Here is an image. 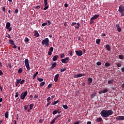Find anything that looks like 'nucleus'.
Returning a JSON list of instances; mask_svg holds the SVG:
<instances>
[{
    "mask_svg": "<svg viewBox=\"0 0 124 124\" xmlns=\"http://www.w3.org/2000/svg\"><path fill=\"white\" fill-rule=\"evenodd\" d=\"M113 113L114 112L112 109H104L101 111L100 115L103 118H108L109 116L113 115Z\"/></svg>",
    "mask_w": 124,
    "mask_h": 124,
    "instance_id": "nucleus-1",
    "label": "nucleus"
},
{
    "mask_svg": "<svg viewBox=\"0 0 124 124\" xmlns=\"http://www.w3.org/2000/svg\"><path fill=\"white\" fill-rule=\"evenodd\" d=\"M49 39L48 38H46L44 40H43L42 42V45H45V46H49Z\"/></svg>",
    "mask_w": 124,
    "mask_h": 124,
    "instance_id": "nucleus-2",
    "label": "nucleus"
},
{
    "mask_svg": "<svg viewBox=\"0 0 124 124\" xmlns=\"http://www.w3.org/2000/svg\"><path fill=\"white\" fill-rule=\"evenodd\" d=\"M119 12H120L122 16H124V7L123 5H120L119 7Z\"/></svg>",
    "mask_w": 124,
    "mask_h": 124,
    "instance_id": "nucleus-3",
    "label": "nucleus"
},
{
    "mask_svg": "<svg viewBox=\"0 0 124 124\" xmlns=\"http://www.w3.org/2000/svg\"><path fill=\"white\" fill-rule=\"evenodd\" d=\"M25 66L28 71H30L31 68H30V64H29V60L26 59L24 61Z\"/></svg>",
    "mask_w": 124,
    "mask_h": 124,
    "instance_id": "nucleus-4",
    "label": "nucleus"
},
{
    "mask_svg": "<svg viewBox=\"0 0 124 124\" xmlns=\"http://www.w3.org/2000/svg\"><path fill=\"white\" fill-rule=\"evenodd\" d=\"M27 94H28V92L25 91L24 92H23L20 95V98L21 99H25V97L27 96Z\"/></svg>",
    "mask_w": 124,
    "mask_h": 124,
    "instance_id": "nucleus-5",
    "label": "nucleus"
},
{
    "mask_svg": "<svg viewBox=\"0 0 124 124\" xmlns=\"http://www.w3.org/2000/svg\"><path fill=\"white\" fill-rule=\"evenodd\" d=\"M69 61V57H66L64 59H62L61 62L62 63H67Z\"/></svg>",
    "mask_w": 124,
    "mask_h": 124,
    "instance_id": "nucleus-6",
    "label": "nucleus"
},
{
    "mask_svg": "<svg viewBox=\"0 0 124 124\" xmlns=\"http://www.w3.org/2000/svg\"><path fill=\"white\" fill-rule=\"evenodd\" d=\"M47 0H44L45 6L46 7L44 8V10H47V9L49 8V5H47V4H48Z\"/></svg>",
    "mask_w": 124,
    "mask_h": 124,
    "instance_id": "nucleus-7",
    "label": "nucleus"
},
{
    "mask_svg": "<svg viewBox=\"0 0 124 124\" xmlns=\"http://www.w3.org/2000/svg\"><path fill=\"white\" fill-rule=\"evenodd\" d=\"M75 52L76 53V55H77L78 57H80V56H82L83 55V52L82 50H76Z\"/></svg>",
    "mask_w": 124,
    "mask_h": 124,
    "instance_id": "nucleus-8",
    "label": "nucleus"
},
{
    "mask_svg": "<svg viewBox=\"0 0 124 124\" xmlns=\"http://www.w3.org/2000/svg\"><path fill=\"white\" fill-rule=\"evenodd\" d=\"M116 120L118 121H124V116H119L116 117Z\"/></svg>",
    "mask_w": 124,
    "mask_h": 124,
    "instance_id": "nucleus-9",
    "label": "nucleus"
},
{
    "mask_svg": "<svg viewBox=\"0 0 124 124\" xmlns=\"http://www.w3.org/2000/svg\"><path fill=\"white\" fill-rule=\"evenodd\" d=\"M85 74H77V75H76L74 76V78H79V77H82L83 76H85Z\"/></svg>",
    "mask_w": 124,
    "mask_h": 124,
    "instance_id": "nucleus-10",
    "label": "nucleus"
},
{
    "mask_svg": "<svg viewBox=\"0 0 124 124\" xmlns=\"http://www.w3.org/2000/svg\"><path fill=\"white\" fill-rule=\"evenodd\" d=\"M99 17V15H95L93 17L91 18V21H93L95 19H97Z\"/></svg>",
    "mask_w": 124,
    "mask_h": 124,
    "instance_id": "nucleus-11",
    "label": "nucleus"
},
{
    "mask_svg": "<svg viewBox=\"0 0 124 124\" xmlns=\"http://www.w3.org/2000/svg\"><path fill=\"white\" fill-rule=\"evenodd\" d=\"M59 77H60V74H56L54 77V81L55 82H58V79H59Z\"/></svg>",
    "mask_w": 124,
    "mask_h": 124,
    "instance_id": "nucleus-12",
    "label": "nucleus"
},
{
    "mask_svg": "<svg viewBox=\"0 0 124 124\" xmlns=\"http://www.w3.org/2000/svg\"><path fill=\"white\" fill-rule=\"evenodd\" d=\"M34 36H35V37H39V33H38V31H34Z\"/></svg>",
    "mask_w": 124,
    "mask_h": 124,
    "instance_id": "nucleus-13",
    "label": "nucleus"
},
{
    "mask_svg": "<svg viewBox=\"0 0 124 124\" xmlns=\"http://www.w3.org/2000/svg\"><path fill=\"white\" fill-rule=\"evenodd\" d=\"M57 66V62H55L52 64L51 67H50V69H54V67Z\"/></svg>",
    "mask_w": 124,
    "mask_h": 124,
    "instance_id": "nucleus-14",
    "label": "nucleus"
},
{
    "mask_svg": "<svg viewBox=\"0 0 124 124\" xmlns=\"http://www.w3.org/2000/svg\"><path fill=\"white\" fill-rule=\"evenodd\" d=\"M58 59H59V56L58 55H55L53 58H52V60L53 61V62H56V61H57L58 60Z\"/></svg>",
    "mask_w": 124,
    "mask_h": 124,
    "instance_id": "nucleus-15",
    "label": "nucleus"
},
{
    "mask_svg": "<svg viewBox=\"0 0 124 124\" xmlns=\"http://www.w3.org/2000/svg\"><path fill=\"white\" fill-rule=\"evenodd\" d=\"M11 26V24H10V22H7V23L6 24V28L7 29V30H8V29L10 28Z\"/></svg>",
    "mask_w": 124,
    "mask_h": 124,
    "instance_id": "nucleus-16",
    "label": "nucleus"
},
{
    "mask_svg": "<svg viewBox=\"0 0 124 124\" xmlns=\"http://www.w3.org/2000/svg\"><path fill=\"white\" fill-rule=\"evenodd\" d=\"M88 84H92L93 83V78H88Z\"/></svg>",
    "mask_w": 124,
    "mask_h": 124,
    "instance_id": "nucleus-17",
    "label": "nucleus"
},
{
    "mask_svg": "<svg viewBox=\"0 0 124 124\" xmlns=\"http://www.w3.org/2000/svg\"><path fill=\"white\" fill-rule=\"evenodd\" d=\"M106 48L108 51H110L111 50V47L109 45H106Z\"/></svg>",
    "mask_w": 124,
    "mask_h": 124,
    "instance_id": "nucleus-18",
    "label": "nucleus"
},
{
    "mask_svg": "<svg viewBox=\"0 0 124 124\" xmlns=\"http://www.w3.org/2000/svg\"><path fill=\"white\" fill-rule=\"evenodd\" d=\"M9 42L10 43V44H11V45H15V43H14V41H13V40H9Z\"/></svg>",
    "mask_w": 124,
    "mask_h": 124,
    "instance_id": "nucleus-19",
    "label": "nucleus"
},
{
    "mask_svg": "<svg viewBox=\"0 0 124 124\" xmlns=\"http://www.w3.org/2000/svg\"><path fill=\"white\" fill-rule=\"evenodd\" d=\"M9 116V112L8 111H6L5 113V117L7 119Z\"/></svg>",
    "mask_w": 124,
    "mask_h": 124,
    "instance_id": "nucleus-20",
    "label": "nucleus"
},
{
    "mask_svg": "<svg viewBox=\"0 0 124 124\" xmlns=\"http://www.w3.org/2000/svg\"><path fill=\"white\" fill-rule=\"evenodd\" d=\"M100 41H101L100 39H97L96 40V44H97L98 45L100 44Z\"/></svg>",
    "mask_w": 124,
    "mask_h": 124,
    "instance_id": "nucleus-21",
    "label": "nucleus"
},
{
    "mask_svg": "<svg viewBox=\"0 0 124 124\" xmlns=\"http://www.w3.org/2000/svg\"><path fill=\"white\" fill-rule=\"evenodd\" d=\"M110 65H111V64L109 62H106L105 64V66H106V67H109Z\"/></svg>",
    "mask_w": 124,
    "mask_h": 124,
    "instance_id": "nucleus-22",
    "label": "nucleus"
},
{
    "mask_svg": "<svg viewBox=\"0 0 124 124\" xmlns=\"http://www.w3.org/2000/svg\"><path fill=\"white\" fill-rule=\"evenodd\" d=\"M101 121H102V118H97L96 120V122H97V123H100V122H101Z\"/></svg>",
    "mask_w": 124,
    "mask_h": 124,
    "instance_id": "nucleus-23",
    "label": "nucleus"
},
{
    "mask_svg": "<svg viewBox=\"0 0 124 124\" xmlns=\"http://www.w3.org/2000/svg\"><path fill=\"white\" fill-rule=\"evenodd\" d=\"M113 83H114V80L113 79H111L110 80H108V84H113Z\"/></svg>",
    "mask_w": 124,
    "mask_h": 124,
    "instance_id": "nucleus-24",
    "label": "nucleus"
},
{
    "mask_svg": "<svg viewBox=\"0 0 124 124\" xmlns=\"http://www.w3.org/2000/svg\"><path fill=\"white\" fill-rule=\"evenodd\" d=\"M59 100L55 101L52 102V105H56V104H57V103H59Z\"/></svg>",
    "mask_w": 124,
    "mask_h": 124,
    "instance_id": "nucleus-25",
    "label": "nucleus"
},
{
    "mask_svg": "<svg viewBox=\"0 0 124 124\" xmlns=\"http://www.w3.org/2000/svg\"><path fill=\"white\" fill-rule=\"evenodd\" d=\"M119 58L120 60H124V55H119Z\"/></svg>",
    "mask_w": 124,
    "mask_h": 124,
    "instance_id": "nucleus-26",
    "label": "nucleus"
},
{
    "mask_svg": "<svg viewBox=\"0 0 124 124\" xmlns=\"http://www.w3.org/2000/svg\"><path fill=\"white\" fill-rule=\"evenodd\" d=\"M45 85V82L43 81L40 83V86L43 87Z\"/></svg>",
    "mask_w": 124,
    "mask_h": 124,
    "instance_id": "nucleus-27",
    "label": "nucleus"
},
{
    "mask_svg": "<svg viewBox=\"0 0 124 124\" xmlns=\"http://www.w3.org/2000/svg\"><path fill=\"white\" fill-rule=\"evenodd\" d=\"M22 72H23V69H22V68H20L18 70V73L20 74V73H22Z\"/></svg>",
    "mask_w": 124,
    "mask_h": 124,
    "instance_id": "nucleus-28",
    "label": "nucleus"
},
{
    "mask_svg": "<svg viewBox=\"0 0 124 124\" xmlns=\"http://www.w3.org/2000/svg\"><path fill=\"white\" fill-rule=\"evenodd\" d=\"M37 74H38V72H36L33 75V79H34V78H35V77H36Z\"/></svg>",
    "mask_w": 124,
    "mask_h": 124,
    "instance_id": "nucleus-29",
    "label": "nucleus"
},
{
    "mask_svg": "<svg viewBox=\"0 0 124 124\" xmlns=\"http://www.w3.org/2000/svg\"><path fill=\"white\" fill-rule=\"evenodd\" d=\"M55 122H56V119L54 118L50 122V124H55Z\"/></svg>",
    "mask_w": 124,
    "mask_h": 124,
    "instance_id": "nucleus-30",
    "label": "nucleus"
},
{
    "mask_svg": "<svg viewBox=\"0 0 124 124\" xmlns=\"http://www.w3.org/2000/svg\"><path fill=\"white\" fill-rule=\"evenodd\" d=\"M103 93H105L108 92V89H105L104 90L102 91Z\"/></svg>",
    "mask_w": 124,
    "mask_h": 124,
    "instance_id": "nucleus-31",
    "label": "nucleus"
},
{
    "mask_svg": "<svg viewBox=\"0 0 124 124\" xmlns=\"http://www.w3.org/2000/svg\"><path fill=\"white\" fill-rule=\"evenodd\" d=\"M37 79H38V81H39V82H43V81L44 80V79L42 78H38Z\"/></svg>",
    "mask_w": 124,
    "mask_h": 124,
    "instance_id": "nucleus-32",
    "label": "nucleus"
},
{
    "mask_svg": "<svg viewBox=\"0 0 124 124\" xmlns=\"http://www.w3.org/2000/svg\"><path fill=\"white\" fill-rule=\"evenodd\" d=\"M21 80H22V79H16V83L18 84H20V83L21 82Z\"/></svg>",
    "mask_w": 124,
    "mask_h": 124,
    "instance_id": "nucleus-33",
    "label": "nucleus"
},
{
    "mask_svg": "<svg viewBox=\"0 0 124 124\" xmlns=\"http://www.w3.org/2000/svg\"><path fill=\"white\" fill-rule=\"evenodd\" d=\"M52 114H53V115H56V114H58V110H54L52 112Z\"/></svg>",
    "mask_w": 124,
    "mask_h": 124,
    "instance_id": "nucleus-34",
    "label": "nucleus"
},
{
    "mask_svg": "<svg viewBox=\"0 0 124 124\" xmlns=\"http://www.w3.org/2000/svg\"><path fill=\"white\" fill-rule=\"evenodd\" d=\"M117 30L118 32H121V31H122V28H121V27H118V28H117Z\"/></svg>",
    "mask_w": 124,
    "mask_h": 124,
    "instance_id": "nucleus-35",
    "label": "nucleus"
},
{
    "mask_svg": "<svg viewBox=\"0 0 124 124\" xmlns=\"http://www.w3.org/2000/svg\"><path fill=\"white\" fill-rule=\"evenodd\" d=\"M63 108H64V109H68V107L67 106V105H63L62 106Z\"/></svg>",
    "mask_w": 124,
    "mask_h": 124,
    "instance_id": "nucleus-36",
    "label": "nucleus"
},
{
    "mask_svg": "<svg viewBox=\"0 0 124 124\" xmlns=\"http://www.w3.org/2000/svg\"><path fill=\"white\" fill-rule=\"evenodd\" d=\"M64 53H63L62 54H60L61 59H63L64 58Z\"/></svg>",
    "mask_w": 124,
    "mask_h": 124,
    "instance_id": "nucleus-37",
    "label": "nucleus"
},
{
    "mask_svg": "<svg viewBox=\"0 0 124 124\" xmlns=\"http://www.w3.org/2000/svg\"><path fill=\"white\" fill-rule=\"evenodd\" d=\"M66 70V68L61 69L60 70L61 72H64Z\"/></svg>",
    "mask_w": 124,
    "mask_h": 124,
    "instance_id": "nucleus-38",
    "label": "nucleus"
},
{
    "mask_svg": "<svg viewBox=\"0 0 124 124\" xmlns=\"http://www.w3.org/2000/svg\"><path fill=\"white\" fill-rule=\"evenodd\" d=\"M53 51H54V47H51L49 48V52H53Z\"/></svg>",
    "mask_w": 124,
    "mask_h": 124,
    "instance_id": "nucleus-39",
    "label": "nucleus"
},
{
    "mask_svg": "<svg viewBox=\"0 0 124 124\" xmlns=\"http://www.w3.org/2000/svg\"><path fill=\"white\" fill-rule=\"evenodd\" d=\"M47 23L46 22H45L44 23H42V27H45V26H47Z\"/></svg>",
    "mask_w": 124,
    "mask_h": 124,
    "instance_id": "nucleus-40",
    "label": "nucleus"
},
{
    "mask_svg": "<svg viewBox=\"0 0 124 124\" xmlns=\"http://www.w3.org/2000/svg\"><path fill=\"white\" fill-rule=\"evenodd\" d=\"M62 115H61V114H59L58 115H57V116L54 118V119L57 120V119H58V118H60V117H61Z\"/></svg>",
    "mask_w": 124,
    "mask_h": 124,
    "instance_id": "nucleus-41",
    "label": "nucleus"
},
{
    "mask_svg": "<svg viewBox=\"0 0 124 124\" xmlns=\"http://www.w3.org/2000/svg\"><path fill=\"white\" fill-rule=\"evenodd\" d=\"M94 96H95V93H93L92 95H91V98H93L94 97Z\"/></svg>",
    "mask_w": 124,
    "mask_h": 124,
    "instance_id": "nucleus-42",
    "label": "nucleus"
},
{
    "mask_svg": "<svg viewBox=\"0 0 124 124\" xmlns=\"http://www.w3.org/2000/svg\"><path fill=\"white\" fill-rule=\"evenodd\" d=\"M46 22H47L48 26H50L51 24H52V23L51 22V21H50V20H46Z\"/></svg>",
    "mask_w": 124,
    "mask_h": 124,
    "instance_id": "nucleus-43",
    "label": "nucleus"
},
{
    "mask_svg": "<svg viewBox=\"0 0 124 124\" xmlns=\"http://www.w3.org/2000/svg\"><path fill=\"white\" fill-rule=\"evenodd\" d=\"M96 64H97V65H98V66L101 65V62H96Z\"/></svg>",
    "mask_w": 124,
    "mask_h": 124,
    "instance_id": "nucleus-44",
    "label": "nucleus"
},
{
    "mask_svg": "<svg viewBox=\"0 0 124 124\" xmlns=\"http://www.w3.org/2000/svg\"><path fill=\"white\" fill-rule=\"evenodd\" d=\"M25 83V80H22L21 81L20 80V85H23Z\"/></svg>",
    "mask_w": 124,
    "mask_h": 124,
    "instance_id": "nucleus-45",
    "label": "nucleus"
},
{
    "mask_svg": "<svg viewBox=\"0 0 124 124\" xmlns=\"http://www.w3.org/2000/svg\"><path fill=\"white\" fill-rule=\"evenodd\" d=\"M44 121V120L43 119H41L39 120V123L40 124H41L42 123H43V121Z\"/></svg>",
    "mask_w": 124,
    "mask_h": 124,
    "instance_id": "nucleus-46",
    "label": "nucleus"
},
{
    "mask_svg": "<svg viewBox=\"0 0 124 124\" xmlns=\"http://www.w3.org/2000/svg\"><path fill=\"white\" fill-rule=\"evenodd\" d=\"M117 66L118 67H121V66H122V64H121V63H118L117 64Z\"/></svg>",
    "mask_w": 124,
    "mask_h": 124,
    "instance_id": "nucleus-47",
    "label": "nucleus"
},
{
    "mask_svg": "<svg viewBox=\"0 0 124 124\" xmlns=\"http://www.w3.org/2000/svg\"><path fill=\"white\" fill-rule=\"evenodd\" d=\"M51 87H52V83H50L49 84H48V85L47 86V89H50V88H51Z\"/></svg>",
    "mask_w": 124,
    "mask_h": 124,
    "instance_id": "nucleus-48",
    "label": "nucleus"
},
{
    "mask_svg": "<svg viewBox=\"0 0 124 124\" xmlns=\"http://www.w3.org/2000/svg\"><path fill=\"white\" fill-rule=\"evenodd\" d=\"M50 100H51V97H48L47 98V102H49L50 101Z\"/></svg>",
    "mask_w": 124,
    "mask_h": 124,
    "instance_id": "nucleus-49",
    "label": "nucleus"
},
{
    "mask_svg": "<svg viewBox=\"0 0 124 124\" xmlns=\"http://www.w3.org/2000/svg\"><path fill=\"white\" fill-rule=\"evenodd\" d=\"M19 96V93L17 92L16 94L15 97H18Z\"/></svg>",
    "mask_w": 124,
    "mask_h": 124,
    "instance_id": "nucleus-50",
    "label": "nucleus"
},
{
    "mask_svg": "<svg viewBox=\"0 0 124 124\" xmlns=\"http://www.w3.org/2000/svg\"><path fill=\"white\" fill-rule=\"evenodd\" d=\"M115 27L117 28V29H118V28H120V24H116Z\"/></svg>",
    "mask_w": 124,
    "mask_h": 124,
    "instance_id": "nucleus-51",
    "label": "nucleus"
},
{
    "mask_svg": "<svg viewBox=\"0 0 124 124\" xmlns=\"http://www.w3.org/2000/svg\"><path fill=\"white\" fill-rule=\"evenodd\" d=\"M48 56H51L52 55V51H48Z\"/></svg>",
    "mask_w": 124,
    "mask_h": 124,
    "instance_id": "nucleus-52",
    "label": "nucleus"
},
{
    "mask_svg": "<svg viewBox=\"0 0 124 124\" xmlns=\"http://www.w3.org/2000/svg\"><path fill=\"white\" fill-rule=\"evenodd\" d=\"M2 75H3V73L2 72V71L0 70V76H1Z\"/></svg>",
    "mask_w": 124,
    "mask_h": 124,
    "instance_id": "nucleus-53",
    "label": "nucleus"
},
{
    "mask_svg": "<svg viewBox=\"0 0 124 124\" xmlns=\"http://www.w3.org/2000/svg\"><path fill=\"white\" fill-rule=\"evenodd\" d=\"M15 13H18L19 12V10L18 9H16L15 11Z\"/></svg>",
    "mask_w": 124,
    "mask_h": 124,
    "instance_id": "nucleus-54",
    "label": "nucleus"
},
{
    "mask_svg": "<svg viewBox=\"0 0 124 124\" xmlns=\"http://www.w3.org/2000/svg\"><path fill=\"white\" fill-rule=\"evenodd\" d=\"M50 104H51V102H47L46 107H48L49 106V105H50Z\"/></svg>",
    "mask_w": 124,
    "mask_h": 124,
    "instance_id": "nucleus-55",
    "label": "nucleus"
},
{
    "mask_svg": "<svg viewBox=\"0 0 124 124\" xmlns=\"http://www.w3.org/2000/svg\"><path fill=\"white\" fill-rule=\"evenodd\" d=\"M77 23L76 22H73L71 24V26H75V25H76Z\"/></svg>",
    "mask_w": 124,
    "mask_h": 124,
    "instance_id": "nucleus-56",
    "label": "nucleus"
},
{
    "mask_svg": "<svg viewBox=\"0 0 124 124\" xmlns=\"http://www.w3.org/2000/svg\"><path fill=\"white\" fill-rule=\"evenodd\" d=\"M25 41V42H29V38H26Z\"/></svg>",
    "mask_w": 124,
    "mask_h": 124,
    "instance_id": "nucleus-57",
    "label": "nucleus"
},
{
    "mask_svg": "<svg viewBox=\"0 0 124 124\" xmlns=\"http://www.w3.org/2000/svg\"><path fill=\"white\" fill-rule=\"evenodd\" d=\"M64 6L65 7H68V4L67 3H65L64 5Z\"/></svg>",
    "mask_w": 124,
    "mask_h": 124,
    "instance_id": "nucleus-58",
    "label": "nucleus"
},
{
    "mask_svg": "<svg viewBox=\"0 0 124 124\" xmlns=\"http://www.w3.org/2000/svg\"><path fill=\"white\" fill-rule=\"evenodd\" d=\"M80 124V122L79 121H77L74 123V124Z\"/></svg>",
    "mask_w": 124,
    "mask_h": 124,
    "instance_id": "nucleus-59",
    "label": "nucleus"
},
{
    "mask_svg": "<svg viewBox=\"0 0 124 124\" xmlns=\"http://www.w3.org/2000/svg\"><path fill=\"white\" fill-rule=\"evenodd\" d=\"M35 8V9H39L40 8V6H37Z\"/></svg>",
    "mask_w": 124,
    "mask_h": 124,
    "instance_id": "nucleus-60",
    "label": "nucleus"
},
{
    "mask_svg": "<svg viewBox=\"0 0 124 124\" xmlns=\"http://www.w3.org/2000/svg\"><path fill=\"white\" fill-rule=\"evenodd\" d=\"M2 11H3V12H5V7L2 8Z\"/></svg>",
    "mask_w": 124,
    "mask_h": 124,
    "instance_id": "nucleus-61",
    "label": "nucleus"
},
{
    "mask_svg": "<svg viewBox=\"0 0 124 124\" xmlns=\"http://www.w3.org/2000/svg\"><path fill=\"white\" fill-rule=\"evenodd\" d=\"M69 54H70V56H73L72 51H70Z\"/></svg>",
    "mask_w": 124,
    "mask_h": 124,
    "instance_id": "nucleus-62",
    "label": "nucleus"
},
{
    "mask_svg": "<svg viewBox=\"0 0 124 124\" xmlns=\"http://www.w3.org/2000/svg\"><path fill=\"white\" fill-rule=\"evenodd\" d=\"M87 124H92V122L91 121H88L87 122Z\"/></svg>",
    "mask_w": 124,
    "mask_h": 124,
    "instance_id": "nucleus-63",
    "label": "nucleus"
},
{
    "mask_svg": "<svg viewBox=\"0 0 124 124\" xmlns=\"http://www.w3.org/2000/svg\"><path fill=\"white\" fill-rule=\"evenodd\" d=\"M121 70H122V72L124 73V68H122L121 69Z\"/></svg>",
    "mask_w": 124,
    "mask_h": 124,
    "instance_id": "nucleus-64",
    "label": "nucleus"
}]
</instances>
